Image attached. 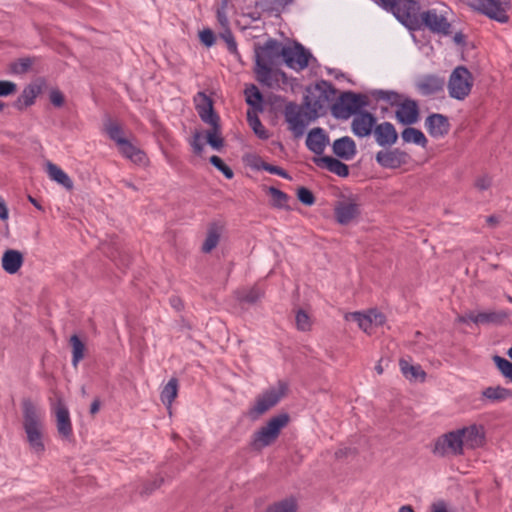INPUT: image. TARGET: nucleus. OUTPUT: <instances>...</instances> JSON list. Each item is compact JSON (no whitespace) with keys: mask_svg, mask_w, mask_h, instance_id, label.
I'll list each match as a JSON object with an SVG mask.
<instances>
[{"mask_svg":"<svg viewBox=\"0 0 512 512\" xmlns=\"http://www.w3.org/2000/svg\"><path fill=\"white\" fill-rule=\"evenodd\" d=\"M9 217L8 208L4 200L0 197V220L6 221Z\"/></svg>","mask_w":512,"mask_h":512,"instance_id":"338daca9","label":"nucleus"},{"mask_svg":"<svg viewBox=\"0 0 512 512\" xmlns=\"http://www.w3.org/2000/svg\"><path fill=\"white\" fill-rule=\"evenodd\" d=\"M473 7L489 19L505 24L510 20L512 0H477Z\"/></svg>","mask_w":512,"mask_h":512,"instance_id":"1a4fd4ad","label":"nucleus"},{"mask_svg":"<svg viewBox=\"0 0 512 512\" xmlns=\"http://www.w3.org/2000/svg\"><path fill=\"white\" fill-rule=\"evenodd\" d=\"M53 412L56 418V428L62 439L70 440L73 436L72 422L69 410L62 399H57L53 405Z\"/></svg>","mask_w":512,"mask_h":512,"instance_id":"f8f14e48","label":"nucleus"},{"mask_svg":"<svg viewBox=\"0 0 512 512\" xmlns=\"http://www.w3.org/2000/svg\"><path fill=\"white\" fill-rule=\"evenodd\" d=\"M399 367L403 376L409 381L424 382L426 379V372L420 365H412L407 359L401 358L399 360Z\"/></svg>","mask_w":512,"mask_h":512,"instance_id":"c756f323","label":"nucleus"},{"mask_svg":"<svg viewBox=\"0 0 512 512\" xmlns=\"http://www.w3.org/2000/svg\"><path fill=\"white\" fill-rule=\"evenodd\" d=\"M287 386L283 382H279L276 387H270L263 393L259 394L253 406L248 410V417L255 421L260 416L275 407L280 400L285 396Z\"/></svg>","mask_w":512,"mask_h":512,"instance_id":"423d86ee","label":"nucleus"},{"mask_svg":"<svg viewBox=\"0 0 512 512\" xmlns=\"http://www.w3.org/2000/svg\"><path fill=\"white\" fill-rule=\"evenodd\" d=\"M222 233V226L218 223H211L207 230L206 238L202 245V251L211 252L219 243Z\"/></svg>","mask_w":512,"mask_h":512,"instance_id":"2f4dec72","label":"nucleus"},{"mask_svg":"<svg viewBox=\"0 0 512 512\" xmlns=\"http://www.w3.org/2000/svg\"><path fill=\"white\" fill-rule=\"evenodd\" d=\"M286 46L282 45L276 39H269L264 45L255 47V68L256 79L261 84L272 87L275 82L277 72L272 67L278 65L281 61H285L288 51Z\"/></svg>","mask_w":512,"mask_h":512,"instance_id":"7ed1b4c3","label":"nucleus"},{"mask_svg":"<svg viewBox=\"0 0 512 512\" xmlns=\"http://www.w3.org/2000/svg\"><path fill=\"white\" fill-rule=\"evenodd\" d=\"M288 422L289 416L286 413H281L270 418L264 426L253 433L250 442L251 449L261 451L265 447L272 445Z\"/></svg>","mask_w":512,"mask_h":512,"instance_id":"39448f33","label":"nucleus"},{"mask_svg":"<svg viewBox=\"0 0 512 512\" xmlns=\"http://www.w3.org/2000/svg\"><path fill=\"white\" fill-rule=\"evenodd\" d=\"M192 149L195 154L201 155L204 150V144L202 142V134L200 132H195L193 138L190 142Z\"/></svg>","mask_w":512,"mask_h":512,"instance_id":"13d9d810","label":"nucleus"},{"mask_svg":"<svg viewBox=\"0 0 512 512\" xmlns=\"http://www.w3.org/2000/svg\"><path fill=\"white\" fill-rule=\"evenodd\" d=\"M425 128L429 135L434 138H440L448 134L450 123L448 118L439 113H433L425 119Z\"/></svg>","mask_w":512,"mask_h":512,"instance_id":"412c9836","label":"nucleus"},{"mask_svg":"<svg viewBox=\"0 0 512 512\" xmlns=\"http://www.w3.org/2000/svg\"><path fill=\"white\" fill-rule=\"evenodd\" d=\"M306 109L311 111L312 117L318 118L320 115L324 114L329 103L323 99L322 96H319L317 93L312 96H305L304 100Z\"/></svg>","mask_w":512,"mask_h":512,"instance_id":"7c9ffc66","label":"nucleus"},{"mask_svg":"<svg viewBox=\"0 0 512 512\" xmlns=\"http://www.w3.org/2000/svg\"><path fill=\"white\" fill-rule=\"evenodd\" d=\"M220 36L227 43L228 50L231 53H236L237 52V44L235 42V39H234L233 34L230 31V29H228V28L225 29V31L223 33H221Z\"/></svg>","mask_w":512,"mask_h":512,"instance_id":"4d7b16f0","label":"nucleus"},{"mask_svg":"<svg viewBox=\"0 0 512 512\" xmlns=\"http://www.w3.org/2000/svg\"><path fill=\"white\" fill-rule=\"evenodd\" d=\"M509 317L505 310L469 313V319L475 324H501Z\"/></svg>","mask_w":512,"mask_h":512,"instance_id":"cd10ccee","label":"nucleus"},{"mask_svg":"<svg viewBox=\"0 0 512 512\" xmlns=\"http://www.w3.org/2000/svg\"><path fill=\"white\" fill-rule=\"evenodd\" d=\"M118 146L123 156L130 159L134 163L141 164L145 161V154L132 143H130L127 139Z\"/></svg>","mask_w":512,"mask_h":512,"instance_id":"f704fd0d","label":"nucleus"},{"mask_svg":"<svg viewBox=\"0 0 512 512\" xmlns=\"http://www.w3.org/2000/svg\"><path fill=\"white\" fill-rule=\"evenodd\" d=\"M328 142V137L322 128H313L307 135L306 146L316 155L323 154Z\"/></svg>","mask_w":512,"mask_h":512,"instance_id":"393cba45","label":"nucleus"},{"mask_svg":"<svg viewBox=\"0 0 512 512\" xmlns=\"http://www.w3.org/2000/svg\"><path fill=\"white\" fill-rule=\"evenodd\" d=\"M376 118L367 111H361L355 115L351 123L352 132L360 137H366L371 134L375 127Z\"/></svg>","mask_w":512,"mask_h":512,"instance_id":"a211bd4d","label":"nucleus"},{"mask_svg":"<svg viewBox=\"0 0 512 512\" xmlns=\"http://www.w3.org/2000/svg\"><path fill=\"white\" fill-rule=\"evenodd\" d=\"M402 140L405 143H413L421 147H426L428 140L423 132L413 127L405 128L401 133Z\"/></svg>","mask_w":512,"mask_h":512,"instance_id":"c9c22d12","label":"nucleus"},{"mask_svg":"<svg viewBox=\"0 0 512 512\" xmlns=\"http://www.w3.org/2000/svg\"><path fill=\"white\" fill-rule=\"evenodd\" d=\"M432 452L439 457L463 455L464 447L457 430L450 431L438 437Z\"/></svg>","mask_w":512,"mask_h":512,"instance_id":"9b49d317","label":"nucleus"},{"mask_svg":"<svg viewBox=\"0 0 512 512\" xmlns=\"http://www.w3.org/2000/svg\"><path fill=\"white\" fill-rule=\"evenodd\" d=\"M384 10L391 12L399 22L410 30L424 25L434 33L447 35L451 25L448 21L449 8L440 3L436 7L419 13L420 4L415 0H377Z\"/></svg>","mask_w":512,"mask_h":512,"instance_id":"f257e3e1","label":"nucleus"},{"mask_svg":"<svg viewBox=\"0 0 512 512\" xmlns=\"http://www.w3.org/2000/svg\"><path fill=\"white\" fill-rule=\"evenodd\" d=\"M34 59L30 57L19 58L9 64V72L15 75L26 74L32 67Z\"/></svg>","mask_w":512,"mask_h":512,"instance_id":"ea45409f","label":"nucleus"},{"mask_svg":"<svg viewBox=\"0 0 512 512\" xmlns=\"http://www.w3.org/2000/svg\"><path fill=\"white\" fill-rule=\"evenodd\" d=\"M288 55L285 56V64L294 70H303L309 64L311 54L301 44L294 43L293 46H286Z\"/></svg>","mask_w":512,"mask_h":512,"instance_id":"2eb2a0df","label":"nucleus"},{"mask_svg":"<svg viewBox=\"0 0 512 512\" xmlns=\"http://www.w3.org/2000/svg\"><path fill=\"white\" fill-rule=\"evenodd\" d=\"M23 262V254L14 249L6 250L1 259L2 268L8 274L17 273L23 265Z\"/></svg>","mask_w":512,"mask_h":512,"instance_id":"c85d7f7f","label":"nucleus"},{"mask_svg":"<svg viewBox=\"0 0 512 512\" xmlns=\"http://www.w3.org/2000/svg\"><path fill=\"white\" fill-rule=\"evenodd\" d=\"M45 84L46 82L43 78H37L29 83L14 102V107L19 111H23L27 107L32 106L38 95L41 94Z\"/></svg>","mask_w":512,"mask_h":512,"instance_id":"ddd939ff","label":"nucleus"},{"mask_svg":"<svg viewBox=\"0 0 512 512\" xmlns=\"http://www.w3.org/2000/svg\"><path fill=\"white\" fill-rule=\"evenodd\" d=\"M212 126L210 130L206 133L207 143L216 150H220L223 147L224 141L220 136V124L219 121H215V123H208Z\"/></svg>","mask_w":512,"mask_h":512,"instance_id":"4c0bfd02","label":"nucleus"},{"mask_svg":"<svg viewBox=\"0 0 512 512\" xmlns=\"http://www.w3.org/2000/svg\"><path fill=\"white\" fill-rule=\"evenodd\" d=\"M268 165L264 160L260 157H255L251 166L256 170H262V166Z\"/></svg>","mask_w":512,"mask_h":512,"instance_id":"774afa93","label":"nucleus"},{"mask_svg":"<svg viewBox=\"0 0 512 512\" xmlns=\"http://www.w3.org/2000/svg\"><path fill=\"white\" fill-rule=\"evenodd\" d=\"M371 96L377 101H385L391 106H398L399 103L405 98L404 94H400L393 90L377 89L371 92Z\"/></svg>","mask_w":512,"mask_h":512,"instance_id":"72a5a7b5","label":"nucleus"},{"mask_svg":"<svg viewBox=\"0 0 512 512\" xmlns=\"http://www.w3.org/2000/svg\"><path fill=\"white\" fill-rule=\"evenodd\" d=\"M49 100L55 107H62L65 102L64 95L59 89H52L50 91Z\"/></svg>","mask_w":512,"mask_h":512,"instance_id":"bf43d9fd","label":"nucleus"},{"mask_svg":"<svg viewBox=\"0 0 512 512\" xmlns=\"http://www.w3.org/2000/svg\"><path fill=\"white\" fill-rule=\"evenodd\" d=\"M356 454H357V450L355 448L342 447V448H339L335 452V458L341 460V459L348 458L350 456H355Z\"/></svg>","mask_w":512,"mask_h":512,"instance_id":"0e129e2a","label":"nucleus"},{"mask_svg":"<svg viewBox=\"0 0 512 512\" xmlns=\"http://www.w3.org/2000/svg\"><path fill=\"white\" fill-rule=\"evenodd\" d=\"M490 185L491 180L486 176L477 179L475 183V186L481 191L488 189Z\"/></svg>","mask_w":512,"mask_h":512,"instance_id":"69168bd1","label":"nucleus"},{"mask_svg":"<svg viewBox=\"0 0 512 512\" xmlns=\"http://www.w3.org/2000/svg\"><path fill=\"white\" fill-rule=\"evenodd\" d=\"M210 163L219 171H221L227 179L233 178L234 173L232 169L229 166H227L220 157L216 155L211 156Z\"/></svg>","mask_w":512,"mask_h":512,"instance_id":"603ef678","label":"nucleus"},{"mask_svg":"<svg viewBox=\"0 0 512 512\" xmlns=\"http://www.w3.org/2000/svg\"><path fill=\"white\" fill-rule=\"evenodd\" d=\"M268 193L272 197V206L279 209L288 208L287 202L289 197L286 193L275 187H269Z\"/></svg>","mask_w":512,"mask_h":512,"instance_id":"49530a36","label":"nucleus"},{"mask_svg":"<svg viewBox=\"0 0 512 512\" xmlns=\"http://www.w3.org/2000/svg\"><path fill=\"white\" fill-rule=\"evenodd\" d=\"M105 130L108 134V136L117 143V145H120L122 142H124L126 139L123 137V131L121 127L114 123L109 121L105 125Z\"/></svg>","mask_w":512,"mask_h":512,"instance_id":"09e8293b","label":"nucleus"},{"mask_svg":"<svg viewBox=\"0 0 512 512\" xmlns=\"http://www.w3.org/2000/svg\"><path fill=\"white\" fill-rule=\"evenodd\" d=\"M492 360L501 374L512 382V362L499 355H494Z\"/></svg>","mask_w":512,"mask_h":512,"instance_id":"de8ad7c7","label":"nucleus"},{"mask_svg":"<svg viewBox=\"0 0 512 512\" xmlns=\"http://www.w3.org/2000/svg\"><path fill=\"white\" fill-rule=\"evenodd\" d=\"M178 394V381L176 378H171L168 383L163 387L160 398L162 403L170 408L173 401L177 397Z\"/></svg>","mask_w":512,"mask_h":512,"instance_id":"e433bc0d","label":"nucleus"},{"mask_svg":"<svg viewBox=\"0 0 512 512\" xmlns=\"http://www.w3.org/2000/svg\"><path fill=\"white\" fill-rule=\"evenodd\" d=\"M445 81L436 75H424L416 82L418 91L424 96H430L443 90Z\"/></svg>","mask_w":512,"mask_h":512,"instance_id":"5701e85b","label":"nucleus"},{"mask_svg":"<svg viewBox=\"0 0 512 512\" xmlns=\"http://www.w3.org/2000/svg\"><path fill=\"white\" fill-rule=\"evenodd\" d=\"M315 92L319 96H322L323 99H325L329 104L335 100L337 93L335 87L330 82L325 80H322L316 84Z\"/></svg>","mask_w":512,"mask_h":512,"instance_id":"a19ab883","label":"nucleus"},{"mask_svg":"<svg viewBox=\"0 0 512 512\" xmlns=\"http://www.w3.org/2000/svg\"><path fill=\"white\" fill-rule=\"evenodd\" d=\"M512 398V390L501 385L488 386L481 391L480 402L484 405H494Z\"/></svg>","mask_w":512,"mask_h":512,"instance_id":"f3484780","label":"nucleus"},{"mask_svg":"<svg viewBox=\"0 0 512 512\" xmlns=\"http://www.w3.org/2000/svg\"><path fill=\"white\" fill-rule=\"evenodd\" d=\"M201 42L207 47L212 46L215 43L214 33L210 29H204L199 34Z\"/></svg>","mask_w":512,"mask_h":512,"instance_id":"e2e57ef3","label":"nucleus"},{"mask_svg":"<svg viewBox=\"0 0 512 512\" xmlns=\"http://www.w3.org/2000/svg\"><path fill=\"white\" fill-rule=\"evenodd\" d=\"M284 115L286 122L289 124V129L296 137L302 136L306 126L317 119L312 117L310 110L306 109L304 101L302 105L293 102L288 103Z\"/></svg>","mask_w":512,"mask_h":512,"instance_id":"9d476101","label":"nucleus"},{"mask_svg":"<svg viewBox=\"0 0 512 512\" xmlns=\"http://www.w3.org/2000/svg\"><path fill=\"white\" fill-rule=\"evenodd\" d=\"M164 482V478L161 476L156 477L152 482L146 483L141 491L142 494H151L153 491L158 489Z\"/></svg>","mask_w":512,"mask_h":512,"instance_id":"052dcab7","label":"nucleus"},{"mask_svg":"<svg viewBox=\"0 0 512 512\" xmlns=\"http://www.w3.org/2000/svg\"><path fill=\"white\" fill-rule=\"evenodd\" d=\"M473 77L465 66H457L450 74L447 88L449 96L456 100H464L471 92Z\"/></svg>","mask_w":512,"mask_h":512,"instance_id":"6e6552de","label":"nucleus"},{"mask_svg":"<svg viewBox=\"0 0 512 512\" xmlns=\"http://www.w3.org/2000/svg\"><path fill=\"white\" fill-rule=\"evenodd\" d=\"M22 428L30 451L41 457L45 450V415L42 409L29 397L21 400Z\"/></svg>","mask_w":512,"mask_h":512,"instance_id":"f03ea898","label":"nucleus"},{"mask_svg":"<svg viewBox=\"0 0 512 512\" xmlns=\"http://www.w3.org/2000/svg\"><path fill=\"white\" fill-rule=\"evenodd\" d=\"M263 296V291L259 288L252 287L249 289H242L237 292V298L240 302L255 304Z\"/></svg>","mask_w":512,"mask_h":512,"instance_id":"79ce46f5","label":"nucleus"},{"mask_svg":"<svg viewBox=\"0 0 512 512\" xmlns=\"http://www.w3.org/2000/svg\"><path fill=\"white\" fill-rule=\"evenodd\" d=\"M409 158V155L398 149H392V150H381L376 154V161L377 163L384 167L389 169H395L399 168L400 166L407 163Z\"/></svg>","mask_w":512,"mask_h":512,"instance_id":"dca6fc26","label":"nucleus"},{"mask_svg":"<svg viewBox=\"0 0 512 512\" xmlns=\"http://www.w3.org/2000/svg\"><path fill=\"white\" fill-rule=\"evenodd\" d=\"M297 197L299 201L304 205L311 206L315 203V197L313 193L305 187L298 188Z\"/></svg>","mask_w":512,"mask_h":512,"instance_id":"864d4df0","label":"nucleus"},{"mask_svg":"<svg viewBox=\"0 0 512 512\" xmlns=\"http://www.w3.org/2000/svg\"><path fill=\"white\" fill-rule=\"evenodd\" d=\"M297 502L295 498L289 497L270 505L266 512H296Z\"/></svg>","mask_w":512,"mask_h":512,"instance_id":"37998d69","label":"nucleus"},{"mask_svg":"<svg viewBox=\"0 0 512 512\" xmlns=\"http://www.w3.org/2000/svg\"><path fill=\"white\" fill-rule=\"evenodd\" d=\"M332 148L333 153L344 160H351L357 153L354 140L348 136L335 140Z\"/></svg>","mask_w":512,"mask_h":512,"instance_id":"bb28decb","label":"nucleus"},{"mask_svg":"<svg viewBox=\"0 0 512 512\" xmlns=\"http://www.w3.org/2000/svg\"><path fill=\"white\" fill-rule=\"evenodd\" d=\"M246 102L248 105L257 108H261V103L263 101V96L259 89L255 85H251L250 87L245 89Z\"/></svg>","mask_w":512,"mask_h":512,"instance_id":"a18cd8bd","label":"nucleus"},{"mask_svg":"<svg viewBox=\"0 0 512 512\" xmlns=\"http://www.w3.org/2000/svg\"><path fill=\"white\" fill-rule=\"evenodd\" d=\"M366 105L365 96L348 91L340 95L339 100L332 105L331 109L333 116L346 120L361 112L360 110Z\"/></svg>","mask_w":512,"mask_h":512,"instance_id":"0eeeda50","label":"nucleus"},{"mask_svg":"<svg viewBox=\"0 0 512 512\" xmlns=\"http://www.w3.org/2000/svg\"><path fill=\"white\" fill-rule=\"evenodd\" d=\"M194 101L199 117L204 123H215L220 120L214 111L212 99L204 92H198Z\"/></svg>","mask_w":512,"mask_h":512,"instance_id":"aec40b11","label":"nucleus"},{"mask_svg":"<svg viewBox=\"0 0 512 512\" xmlns=\"http://www.w3.org/2000/svg\"><path fill=\"white\" fill-rule=\"evenodd\" d=\"M247 121L254 131V133L260 138V139H267L269 137V134L265 127L262 125L259 117L255 112L248 111L247 112Z\"/></svg>","mask_w":512,"mask_h":512,"instance_id":"c03bdc74","label":"nucleus"},{"mask_svg":"<svg viewBox=\"0 0 512 512\" xmlns=\"http://www.w3.org/2000/svg\"><path fill=\"white\" fill-rule=\"evenodd\" d=\"M17 90V85L8 80H0V97H6L13 93H15Z\"/></svg>","mask_w":512,"mask_h":512,"instance_id":"5fc2aeb1","label":"nucleus"},{"mask_svg":"<svg viewBox=\"0 0 512 512\" xmlns=\"http://www.w3.org/2000/svg\"><path fill=\"white\" fill-rule=\"evenodd\" d=\"M335 217L337 221L346 225L360 214L359 205L352 201H340L335 206Z\"/></svg>","mask_w":512,"mask_h":512,"instance_id":"b1692460","label":"nucleus"},{"mask_svg":"<svg viewBox=\"0 0 512 512\" xmlns=\"http://www.w3.org/2000/svg\"><path fill=\"white\" fill-rule=\"evenodd\" d=\"M313 161L317 166L326 168L339 177H347L349 175L348 165L331 156L314 158Z\"/></svg>","mask_w":512,"mask_h":512,"instance_id":"a878e982","label":"nucleus"},{"mask_svg":"<svg viewBox=\"0 0 512 512\" xmlns=\"http://www.w3.org/2000/svg\"><path fill=\"white\" fill-rule=\"evenodd\" d=\"M69 343L72 348V365L76 368L84 358L85 345L77 335H72Z\"/></svg>","mask_w":512,"mask_h":512,"instance_id":"58836bf2","label":"nucleus"},{"mask_svg":"<svg viewBox=\"0 0 512 512\" xmlns=\"http://www.w3.org/2000/svg\"><path fill=\"white\" fill-rule=\"evenodd\" d=\"M420 116L419 105L417 101L405 96L397 106L395 117L403 125H413L418 122Z\"/></svg>","mask_w":512,"mask_h":512,"instance_id":"4468645a","label":"nucleus"},{"mask_svg":"<svg viewBox=\"0 0 512 512\" xmlns=\"http://www.w3.org/2000/svg\"><path fill=\"white\" fill-rule=\"evenodd\" d=\"M47 173L49 177L55 182L59 183L66 189L70 190L73 188V182L70 177L57 165L48 162L47 163Z\"/></svg>","mask_w":512,"mask_h":512,"instance_id":"473e14b6","label":"nucleus"},{"mask_svg":"<svg viewBox=\"0 0 512 512\" xmlns=\"http://www.w3.org/2000/svg\"><path fill=\"white\" fill-rule=\"evenodd\" d=\"M457 432L460 435L463 447L466 446L468 448L474 449L482 446L484 443L485 434L481 426L473 424L461 429H457Z\"/></svg>","mask_w":512,"mask_h":512,"instance_id":"6ab92c4d","label":"nucleus"},{"mask_svg":"<svg viewBox=\"0 0 512 512\" xmlns=\"http://www.w3.org/2000/svg\"><path fill=\"white\" fill-rule=\"evenodd\" d=\"M296 327L301 331H309L312 327V321L309 315L302 309H299L295 316Z\"/></svg>","mask_w":512,"mask_h":512,"instance_id":"3c124183","label":"nucleus"},{"mask_svg":"<svg viewBox=\"0 0 512 512\" xmlns=\"http://www.w3.org/2000/svg\"><path fill=\"white\" fill-rule=\"evenodd\" d=\"M262 170H265L271 174L281 176L285 179H291L289 174L279 166L271 165L268 163V165L262 166Z\"/></svg>","mask_w":512,"mask_h":512,"instance_id":"680f3d73","label":"nucleus"},{"mask_svg":"<svg viewBox=\"0 0 512 512\" xmlns=\"http://www.w3.org/2000/svg\"><path fill=\"white\" fill-rule=\"evenodd\" d=\"M373 133L377 144L382 147L392 146L396 143L398 138L397 131L390 122L375 125Z\"/></svg>","mask_w":512,"mask_h":512,"instance_id":"4be33fe9","label":"nucleus"},{"mask_svg":"<svg viewBox=\"0 0 512 512\" xmlns=\"http://www.w3.org/2000/svg\"><path fill=\"white\" fill-rule=\"evenodd\" d=\"M347 319L352 318L354 321L358 323L360 329L364 332L370 334V328L372 327L371 319L367 317L366 314L361 312H353L346 316Z\"/></svg>","mask_w":512,"mask_h":512,"instance_id":"8fccbe9b","label":"nucleus"},{"mask_svg":"<svg viewBox=\"0 0 512 512\" xmlns=\"http://www.w3.org/2000/svg\"><path fill=\"white\" fill-rule=\"evenodd\" d=\"M367 317L371 319V324L375 326H381L385 323V316L383 313L376 309H371L366 313Z\"/></svg>","mask_w":512,"mask_h":512,"instance_id":"6e6d98bb","label":"nucleus"},{"mask_svg":"<svg viewBox=\"0 0 512 512\" xmlns=\"http://www.w3.org/2000/svg\"><path fill=\"white\" fill-rule=\"evenodd\" d=\"M288 422L289 416L286 413H281L270 418L264 426L253 433L250 442L251 449L261 451L265 447L272 445Z\"/></svg>","mask_w":512,"mask_h":512,"instance_id":"20e7f679","label":"nucleus"}]
</instances>
